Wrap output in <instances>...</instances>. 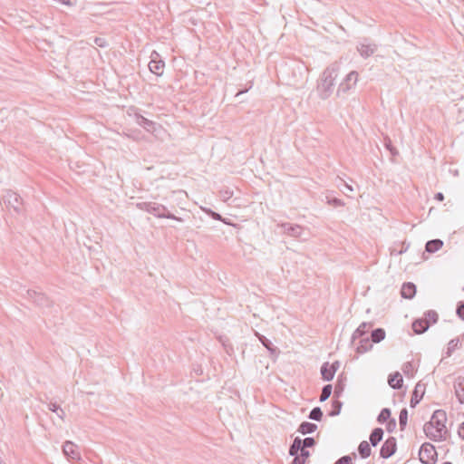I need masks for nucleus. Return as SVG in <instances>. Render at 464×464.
I'll return each mask as SVG.
<instances>
[{
  "instance_id": "nucleus-27",
  "label": "nucleus",
  "mask_w": 464,
  "mask_h": 464,
  "mask_svg": "<svg viewBox=\"0 0 464 464\" xmlns=\"http://www.w3.org/2000/svg\"><path fill=\"white\" fill-rule=\"evenodd\" d=\"M385 335H386V334H385L384 329L376 328L372 331L371 341L374 343H378L382 342V340H384Z\"/></svg>"
},
{
  "instance_id": "nucleus-3",
  "label": "nucleus",
  "mask_w": 464,
  "mask_h": 464,
  "mask_svg": "<svg viewBox=\"0 0 464 464\" xmlns=\"http://www.w3.org/2000/svg\"><path fill=\"white\" fill-rule=\"evenodd\" d=\"M136 207L140 210L148 212L158 218H169L177 220L179 222H183L181 218L170 213L166 206L157 202H138L136 203Z\"/></svg>"
},
{
  "instance_id": "nucleus-42",
  "label": "nucleus",
  "mask_w": 464,
  "mask_h": 464,
  "mask_svg": "<svg viewBox=\"0 0 464 464\" xmlns=\"http://www.w3.org/2000/svg\"><path fill=\"white\" fill-rule=\"evenodd\" d=\"M343 188L342 189V191L345 194V195H348V193L350 192H353V188L347 184L346 182L343 181Z\"/></svg>"
},
{
  "instance_id": "nucleus-14",
  "label": "nucleus",
  "mask_w": 464,
  "mask_h": 464,
  "mask_svg": "<svg viewBox=\"0 0 464 464\" xmlns=\"http://www.w3.org/2000/svg\"><path fill=\"white\" fill-rule=\"evenodd\" d=\"M372 323H362L352 335V343L355 344V341L363 337L368 333L369 329L372 327Z\"/></svg>"
},
{
  "instance_id": "nucleus-9",
  "label": "nucleus",
  "mask_w": 464,
  "mask_h": 464,
  "mask_svg": "<svg viewBox=\"0 0 464 464\" xmlns=\"http://www.w3.org/2000/svg\"><path fill=\"white\" fill-rule=\"evenodd\" d=\"M397 450V441L394 437H389L382 445L380 450V456L382 459H389Z\"/></svg>"
},
{
  "instance_id": "nucleus-4",
  "label": "nucleus",
  "mask_w": 464,
  "mask_h": 464,
  "mask_svg": "<svg viewBox=\"0 0 464 464\" xmlns=\"http://www.w3.org/2000/svg\"><path fill=\"white\" fill-rule=\"evenodd\" d=\"M3 200L5 207L9 209H13L15 214L21 215L24 213L23 199L16 192L7 189L3 195Z\"/></svg>"
},
{
  "instance_id": "nucleus-26",
  "label": "nucleus",
  "mask_w": 464,
  "mask_h": 464,
  "mask_svg": "<svg viewBox=\"0 0 464 464\" xmlns=\"http://www.w3.org/2000/svg\"><path fill=\"white\" fill-rule=\"evenodd\" d=\"M358 452L362 459H367L371 456L372 450L369 442L366 440L362 441L358 446Z\"/></svg>"
},
{
  "instance_id": "nucleus-23",
  "label": "nucleus",
  "mask_w": 464,
  "mask_h": 464,
  "mask_svg": "<svg viewBox=\"0 0 464 464\" xmlns=\"http://www.w3.org/2000/svg\"><path fill=\"white\" fill-rule=\"evenodd\" d=\"M443 246V241L440 239H431L429 240L425 245V250L428 253H435L439 251Z\"/></svg>"
},
{
  "instance_id": "nucleus-29",
  "label": "nucleus",
  "mask_w": 464,
  "mask_h": 464,
  "mask_svg": "<svg viewBox=\"0 0 464 464\" xmlns=\"http://www.w3.org/2000/svg\"><path fill=\"white\" fill-rule=\"evenodd\" d=\"M420 384L418 383L416 386H415V389L413 391V393H412V396H411V401H410V405L411 408H414L416 407L417 404H419V402L420 401L421 398H422V395H423V392L421 393L420 396H419L418 392H419V389L420 388Z\"/></svg>"
},
{
  "instance_id": "nucleus-49",
  "label": "nucleus",
  "mask_w": 464,
  "mask_h": 464,
  "mask_svg": "<svg viewBox=\"0 0 464 464\" xmlns=\"http://www.w3.org/2000/svg\"><path fill=\"white\" fill-rule=\"evenodd\" d=\"M434 198L439 201H442L444 199V195L441 192H438L435 194Z\"/></svg>"
},
{
  "instance_id": "nucleus-33",
  "label": "nucleus",
  "mask_w": 464,
  "mask_h": 464,
  "mask_svg": "<svg viewBox=\"0 0 464 464\" xmlns=\"http://www.w3.org/2000/svg\"><path fill=\"white\" fill-rule=\"evenodd\" d=\"M333 387L331 384H326L323 387L319 401L321 402L325 401L332 394Z\"/></svg>"
},
{
  "instance_id": "nucleus-54",
  "label": "nucleus",
  "mask_w": 464,
  "mask_h": 464,
  "mask_svg": "<svg viewBox=\"0 0 464 464\" xmlns=\"http://www.w3.org/2000/svg\"><path fill=\"white\" fill-rule=\"evenodd\" d=\"M245 92H246V91H239V92L236 94V96H238L239 94H242V93H244Z\"/></svg>"
},
{
  "instance_id": "nucleus-46",
  "label": "nucleus",
  "mask_w": 464,
  "mask_h": 464,
  "mask_svg": "<svg viewBox=\"0 0 464 464\" xmlns=\"http://www.w3.org/2000/svg\"><path fill=\"white\" fill-rule=\"evenodd\" d=\"M458 433H459V436L464 440V421L461 423V425L459 426V430H458Z\"/></svg>"
},
{
  "instance_id": "nucleus-19",
  "label": "nucleus",
  "mask_w": 464,
  "mask_h": 464,
  "mask_svg": "<svg viewBox=\"0 0 464 464\" xmlns=\"http://www.w3.org/2000/svg\"><path fill=\"white\" fill-rule=\"evenodd\" d=\"M388 383L392 389H401L403 384L401 374L399 372H395L394 373L390 374L388 377Z\"/></svg>"
},
{
  "instance_id": "nucleus-7",
  "label": "nucleus",
  "mask_w": 464,
  "mask_h": 464,
  "mask_svg": "<svg viewBox=\"0 0 464 464\" xmlns=\"http://www.w3.org/2000/svg\"><path fill=\"white\" fill-rule=\"evenodd\" d=\"M358 72L356 71L350 72L345 78L342 81L337 88V95L347 93L353 89L358 82Z\"/></svg>"
},
{
  "instance_id": "nucleus-45",
  "label": "nucleus",
  "mask_w": 464,
  "mask_h": 464,
  "mask_svg": "<svg viewBox=\"0 0 464 464\" xmlns=\"http://www.w3.org/2000/svg\"><path fill=\"white\" fill-rule=\"evenodd\" d=\"M411 368H412L411 363V362H407V363H405V365H404V367H403L402 371H403V372H404L406 375H408V374H409V372H410V371L411 370Z\"/></svg>"
},
{
  "instance_id": "nucleus-31",
  "label": "nucleus",
  "mask_w": 464,
  "mask_h": 464,
  "mask_svg": "<svg viewBox=\"0 0 464 464\" xmlns=\"http://www.w3.org/2000/svg\"><path fill=\"white\" fill-rule=\"evenodd\" d=\"M422 318L429 321L430 325L431 324H436L438 322L439 314L435 310H428L424 313V317Z\"/></svg>"
},
{
  "instance_id": "nucleus-51",
  "label": "nucleus",
  "mask_w": 464,
  "mask_h": 464,
  "mask_svg": "<svg viewBox=\"0 0 464 464\" xmlns=\"http://www.w3.org/2000/svg\"><path fill=\"white\" fill-rule=\"evenodd\" d=\"M331 367H334V368H336V371L338 370L339 368V362L336 361L334 362H333L332 364H330Z\"/></svg>"
},
{
  "instance_id": "nucleus-2",
  "label": "nucleus",
  "mask_w": 464,
  "mask_h": 464,
  "mask_svg": "<svg viewBox=\"0 0 464 464\" xmlns=\"http://www.w3.org/2000/svg\"><path fill=\"white\" fill-rule=\"evenodd\" d=\"M337 76L338 71L334 66L324 69L317 85V92L321 99L326 100L332 95Z\"/></svg>"
},
{
  "instance_id": "nucleus-16",
  "label": "nucleus",
  "mask_w": 464,
  "mask_h": 464,
  "mask_svg": "<svg viewBox=\"0 0 464 464\" xmlns=\"http://www.w3.org/2000/svg\"><path fill=\"white\" fill-rule=\"evenodd\" d=\"M320 372L322 379L324 381L329 382L334 379L336 372V368L331 367L329 362H326L322 364Z\"/></svg>"
},
{
  "instance_id": "nucleus-50",
  "label": "nucleus",
  "mask_w": 464,
  "mask_h": 464,
  "mask_svg": "<svg viewBox=\"0 0 464 464\" xmlns=\"http://www.w3.org/2000/svg\"><path fill=\"white\" fill-rule=\"evenodd\" d=\"M409 246H410V244H407V245H406L405 243H403V246H402V248L399 251V255H401L402 253L406 252V251H407V249L409 248Z\"/></svg>"
},
{
  "instance_id": "nucleus-10",
  "label": "nucleus",
  "mask_w": 464,
  "mask_h": 464,
  "mask_svg": "<svg viewBox=\"0 0 464 464\" xmlns=\"http://www.w3.org/2000/svg\"><path fill=\"white\" fill-rule=\"evenodd\" d=\"M315 440L313 437H307L302 440L300 437H296L294 439L293 443L291 444V452L296 453V450L307 448H312L315 445Z\"/></svg>"
},
{
  "instance_id": "nucleus-21",
  "label": "nucleus",
  "mask_w": 464,
  "mask_h": 464,
  "mask_svg": "<svg viewBox=\"0 0 464 464\" xmlns=\"http://www.w3.org/2000/svg\"><path fill=\"white\" fill-rule=\"evenodd\" d=\"M359 339H360V341L356 346V352L358 353H364L372 348V344L369 337H365V338L362 337Z\"/></svg>"
},
{
  "instance_id": "nucleus-53",
  "label": "nucleus",
  "mask_w": 464,
  "mask_h": 464,
  "mask_svg": "<svg viewBox=\"0 0 464 464\" xmlns=\"http://www.w3.org/2000/svg\"><path fill=\"white\" fill-rule=\"evenodd\" d=\"M99 41H102V39H100V38H96V39H95V43H96L99 46H102V44H99Z\"/></svg>"
},
{
  "instance_id": "nucleus-35",
  "label": "nucleus",
  "mask_w": 464,
  "mask_h": 464,
  "mask_svg": "<svg viewBox=\"0 0 464 464\" xmlns=\"http://www.w3.org/2000/svg\"><path fill=\"white\" fill-rule=\"evenodd\" d=\"M391 417V410L388 408H383L377 417V421L379 423H384Z\"/></svg>"
},
{
  "instance_id": "nucleus-41",
  "label": "nucleus",
  "mask_w": 464,
  "mask_h": 464,
  "mask_svg": "<svg viewBox=\"0 0 464 464\" xmlns=\"http://www.w3.org/2000/svg\"><path fill=\"white\" fill-rule=\"evenodd\" d=\"M47 408L49 411H51L53 412H57L61 407L55 402H49L47 404Z\"/></svg>"
},
{
  "instance_id": "nucleus-25",
  "label": "nucleus",
  "mask_w": 464,
  "mask_h": 464,
  "mask_svg": "<svg viewBox=\"0 0 464 464\" xmlns=\"http://www.w3.org/2000/svg\"><path fill=\"white\" fill-rule=\"evenodd\" d=\"M256 336L258 337V339H259L260 343L263 344V346L266 347L271 354L277 353L276 347L274 346V344L272 343V342L269 339H267L266 336H264L262 334H259L258 333H256Z\"/></svg>"
},
{
  "instance_id": "nucleus-17",
  "label": "nucleus",
  "mask_w": 464,
  "mask_h": 464,
  "mask_svg": "<svg viewBox=\"0 0 464 464\" xmlns=\"http://www.w3.org/2000/svg\"><path fill=\"white\" fill-rule=\"evenodd\" d=\"M430 327V322L423 318H418L412 323V329L415 334H424Z\"/></svg>"
},
{
  "instance_id": "nucleus-12",
  "label": "nucleus",
  "mask_w": 464,
  "mask_h": 464,
  "mask_svg": "<svg viewBox=\"0 0 464 464\" xmlns=\"http://www.w3.org/2000/svg\"><path fill=\"white\" fill-rule=\"evenodd\" d=\"M63 452L68 459L72 460H77L81 458L78 446L70 440H67L63 443Z\"/></svg>"
},
{
  "instance_id": "nucleus-55",
  "label": "nucleus",
  "mask_w": 464,
  "mask_h": 464,
  "mask_svg": "<svg viewBox=\"0 0 464 464\" xmlns=\"http://www.w3.org/2000/svg\"><path fill=\"white\" fill-rule=\"evenodd\" d=\"M443 464H452L451 462L446 461Z\"/></svg>"
},
{
  "instance_id": "nucleus-48",
  "label": "nucleus",
  "mask_w": 464,
  "mask_h": 464,
  "mask_svg": "<svg viewBox=\"0 0 464 464\" xmlns=\"http://www.w3.org/2000/svg\"><path fill=\"white\" fill-rule=\"evenodd\" d=\"M55 413L57 414L58 418H60L63 420H64L65 412L62 408H60V410Z\"/></svg>"
},
{
  "instance_id": "nucleus-11",
  "label": "nucleus",
  "mask_w": 464,
  "mask_h": 464,
  "mask_svg": "<svg viewBox=\"0 0 464 464\" xmlns=\"http://www.w3.org/2000/svg\"><path fill=\"white\" fill-rule=\"evenodd\" d=\"M159 56H160L159 53L154 51L151 53V60L149 63V69H150V71L152 73L156 74L157 76L162 75L163 69H164V66H165L164 61H162L160 59H158Z\"/></svg>"
},
{
  "instance_id": "nucleus-43",
  "label": "nucleus",
  "mask_w": 464,
  "mask_h": 464,
  "mask_svg": "<svg viewBox=\"0 0 464 464\" xmlns=\"http://www.w3.org/2000/svg\"><path fill=\"white\" fill-rule=\"evenodd\" d=\"M396 427V421L394 419H391L387 424V430L389 432H392L393 431V430L395 429Z\"/></svg>"
},
{
  "instance_id": "nucleus-38",
  "label": "nucleus",
  "mask_w": 464,
  "mask_h": 464,
  "mask_svg": "<svg viewBox=\"0 0 464 464\" xmlns=\"http://www.w3.org/2000/svg\"><path fill=\"white\" fill-rule=\"evenodd\" d=\"M327 203L334 208L343 207L344 205L343 201L341 199L329 197H327Z\"/></svg>"
},
{
  "instance_id": "nucleus-32",
  "label": "nucleus",
  "mask_w": 464,
  "mask_h": 464,
  "mask_svg": "<svg viewBox=\"0 0 464 464\" xmlns=\"http://www.w3.org/2000/svg\"><path fill=\"white\" fill-rule=\"evenodd\" d=\"M308 418L313 420L320 421L323 418V411L320 407H314L309 412Z\"/></svg>"
},
{
  "instance_id": "nucleus-47",
  "label": "nucleus",
  "mask_w": 464,
  "mask_h": 464,
  "mask_svg": "<svg viewBox=\"0 0 464 464\" xmlns=\"http://www.w3.org/2000/svg\"><path fill=\"white\" fill-rule=\"evenodd\" d=\"M210 213H211V216L214 219L216 220H222V217L220 214L217 213V212H214L212 210H210Z\"/></svg>"
},
{
  "instance_id": "nucleus-52",
  "label": "nucleus",
  "mask_w": 464,
  "mask_h": 464,
  "mask_svg": "<svg viewBox=\"0 0 464 464\" xmlns=\"http://www.w3.org/2000/svg\"><path fill=\"white\" fill-rule=\"evenodd\" d=\"M386 147H387V149H388V150H391V152H392V153H393V151H392V146H391V141H389V144H386Z\"/></svg>"
},
{
  "instance_id": "nucleus-30",
  "label": "nucleus",
  "mask_w": 464,
  "mask_h": 464,
  "mask_svg": "<svg viewBox=\"0 0 464 464\" xmlns=\"http://www.w3.org/2000/svg\"><path fill=\"white\" fill-rule=\"evenodd\" d=\"M459 338L451 339L448 343L447 350L445 352V355L447 357L451 356V354L454 353V351L459 347Z\"/></svg>"
},
{
  "instance_id": "nucleus-6",
  "label": "nucleus",
  "mask_w": 464,
  "mask_h": 464,
  "mask_svg": "<svg viewBox=\"0 0 464 464\" xmlns=\"http://www.w3.org/2000/svg\"><path fill=\"white\" fill-rule=\"evenodd\" d=\"M377 49L378 45L369 38L361 39L356 45L357 52L363 59L372 56Z\"/></svg>"
},
{
  "instance_id": "nucleus-24",
  "label": "nucleus",
  "mask_w": 464,
  "mask_h": 464,
  "mask_svg": "<svg viewBox=\"0 0 464 464\" xmlns=\"http://www.w3.org/2000/svg\"><path fill=\"white\" fill-rule=\"evenodd\" d=\"M317 429V425L309 421H303L298 428V431L303 435L311 434Z\"/></svg>"
},
{
  "instance_id": "nucleus-40",
  "label": "nucleus",
  "mask_w": 464,
  "mask_h": 464,
  "mask_svg": "<svg viewBox=\"0 0 464 464\" xmlns=\"http://www.w3.org/2000/svg\"><path fill=\"white\" fill-rule=\"evenodd\" d=\"M299 457L304 459L305 462L306 459L310 457V452L306 449L302 448V450H299Z\"/></svg>"
},
{
  "instance_id": "nucleus-56",
  "label": "nucleus",
  "mask_w": 464,
  "mask_h": 464,
  "mask_svg": "<svg viewBox=\"0 0 464 464\" xmlns=\"http://www.w3.org/2000/svg\"><path fill=\"white\" fill-rule=\"evenodd\" d=\"M352 455L353 456V458L357 457V455L355 453H353Z\"/></svg>"
},
{
  "instance_id": "nucleus-44",
  "label": "nucleus",
  "mask_w": 464,
  "mask_h": 464,
  "mask_svg": "<svg viewBox=\"0 0 464 464\" xmlns=\"http://www.w3.org/2000/svg\"><path fill=\"white\" fill-rule=\"evenodd\" d=\"M221 195L223 197V198L225 200L230 198L232 196H233V191H230V190H225V191H221Z\"/></svg>"
},
{
  "instance_id": "nucleus-20",
  "label": "nucleus",
  "mask_w": 464,
  "mask_h": 464,
  "mask_svg": "<svg viewBox=\"0 0 464 464\" xmlns=\"http://www.w3.org/2000/svg\"><path fill=\"white\" fill-rule=\"evenodd\" d=\"M455 393L461 404H464V377H459L454 384Z\"/></svg>"
},
{
  "instance_id": "nucleus-34",
  "label": "nucleus",
  "mask_w": 464,
  "mask_h": 464,
  "mask_svg": "<svg viewBox=\"0 0 464 464\" xmlns=\"http://www.w3.org/2000/svg\"><path fill=\"white\" fill-rule=\"evenodd\" d=\"M342 407H343V402L342 401H340L338 400L333 401L332 410L329 412V416L334 417V416L339 415L340 412H341Z\"/></svg>"
},
{
  "instance_id": "nucleus-13",
  "label": "nucleus",
  "mask_w": 464,
  "mask_h": 464,
  "mask_svg": "<svg viewBox=\"0 0 464 464\" xmlns=\"http://www.w3.org/2000/svg\"><path fill=\"white\" fill-rule=\"evenodd\" d=\"M280 227L283 228L284 233L294 237H300L303 232V227L299 225L282 223Z\"/></svg>"
},
{
  "instance_id": "nucleus-1",
  "label": "nucleus",
  "mask_w": 464,
  "mask_h": 464,
  "mask_svg": "<svg viewBox=\"0 0 464 464\" xmlns=\"http://www.w3.org/2000/svg\"><path fill=\"white\" fill-rule=\"evenodd\" d=\"M447 415L443 410L435 411L430 420L424 424L425 435L434 441L445 440L448 432L445 425Z\"/></svg>"
},
{
  "instance_id": "nucleus-22",
  "label": "nucleus",
  "mask_w": 464,
  "mask_h": 464,
  "mask_svg": "<svg viewBox=\"0 0 464 464\" xmlns=\"http://www.w3.org/2000/svg\"><path fill=\"white\" fill-rule=\"evenodd\" d=\"M383 430L382 428H375L372 430L371 434H370V443L375 447L377 446L381 440H382V437H383Z\"/></svg>"
},
{
  "instance_id": "nucleus-36",
  "label": "nucleus",
  "mask_w": 464,
  "mask_h": 464,
  "mask_svg": "<svg viewBox=\"0 0 464 464\" xmlns=\"http://www.w3.org/2000/svg\"><path fill=\"white\" fill-rule=\"evenodd\" d=\"M343 390H344V385L341 382V380L338 378V381L334 387V396L340 397L342 395V393L343 392Z\"/></svg>"
},
{
  "instance_id": "nucleus-8",
  "label": "nucleus",
  "mask_w": 464,
  "mask_h": 464,
  "mask_svg": "<svg viewBox=\"0 0 464 464\" xmlns=\"http://www.w3.org/2000/svg\"><path fill=\"white\" fill-rule=\"evenodd\" d=\"M26 295L28 299H30L33 303L41 308L50 307L52 304V301L49 299V297L42 292L28 289L26 291Z\"/></svg>"
},
{
  "instance_id": "nucleus-28",
  "label": "nucleus",
  "mask_w": 464,
  "mask_h": 464,
  "mask_svg": "<svg viewBox=\"0 0 464 464\" xmlns=\"http://www.w3.org/2000/svg\"><path fill=\"white\" fill-rule=\"evenodd\" d=\"M408 422V410L406 408H403L401 410L399 414V425L400 430H404Z\"/></svg>"
},
{
  "instance_id": "nucleus-37",
  "label": "nucleus",
  "mask_w": 464,
  "mask_h": 464,
  "mask_svg": "<svg viewBox=\"0 0 464 464\" xmlns=\"http://www.w3.org/2000/svg\"><path fill=\"white\" fill-rule=\"evenodd\" d=\"M289 455L294 457L292 464H304V459L299 457V450L296 453L291 452V447L289 448Z\"/></svg>"
},
{
  "instance_id": "nucleus-15",
  "label": "nucleus",
  "mask_w": 464,
  "mask_h": 464,
  "mask_svg": "<svg viewBox=\"0 0 464 464\" xmlns=\"http://www.w3.org/2000/svg\"><path fill=\"white\" fill-rule=\"evenodd\" d=\"M402 298L412 299L416 295V285L411 282L404 283L401 289Z\"/></svg>"
},
{
  "instance_id": "nucleus-18",
  "label": "nucleus",
  "mask_w": 464,
  "mask_h": 464,
  "mask_svg": "<svg viewBox=\"0 0 464 464\" xmlns=\"http://www.w3.org/2000/svg\"><path fill=\"white\" fill-rule=\"evenodd\" d=\"M136 122L139 126L142 127L148 131H152L155 126V122L143 117L140 113H135Z\"/></svg>"
},
{
  "instance_id": "nucleus-5",
  "label": "nucleus",
  "mask_w": 464,
  "mask_h": 464,
  "mask_svg": "<svg viewBox=\"0 0 464 464\" xmlns=\"http://www.w3.org/2000/svg\"><path fill=\"white\" fill-rule=\"evenodd\" d=\"M420 460L423 464H435L437 461V451L430 442H424L419 451Z\"/></svg>"
},
{
  "instance_id": "nucleus-39",
  "label": "nucleus",
  "mask_w": 464,
  "mask_h": 464,
  "mask_svg": "<svg viewBox=\"0 0 464 464\" xmlns=\"http://www.w3.org/2000/svg\"><path fill=\"white\" fill-rule=\"evenodd\" d=\"M456 314L459 319L464 321V301H459L457 304Z\"/></svg>"
}]
</instances>
